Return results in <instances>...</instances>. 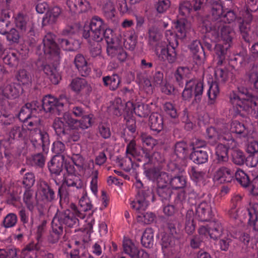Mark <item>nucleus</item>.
<instances>
[{"instance_id":"1","label":"nucleus","mask_w":258,"mask_h":258,"mask_svg":"<svg viewBox=\"0 0 258 258\" xmlns=\"http://www.w3.org/2000/svg\"><path fill=\"white\" fill-rule=\"evenodd\" d=\"M235 18V13L232 11H228L225 14L222 15L221 20L217 22L212 24L209 21L205 20L201 24L200 27L202 32L210 33L212 39L219 42L216 44L215 50L216 55L219 58V62L221 63L224 58V55L232 40L230 35L232 29L228 25H224L221 23H230L234 21Z\"/></svg>"},{"instance_id":"2","label":"nucleus","mask_w":258,"mask_h":258,"mask_svg":"<svg viewBox=\"0 0 258 258\" xmlns=\"http://www.w3.org/2000/svg\"><path fill=\"white\" fill-rule=\"evenodd\" d=\"M108 110L116 116H120L124 112L126 114V117L132 116L133 113L140 117H145L150 111L148 105L143 103H138L134 105L132 102L128 101L125 104L124 107L120 98L115 99L108 107Z\"/></svg>"},{"instance_id":"3","label":"nucleus","mask_w":258,"mask_h":258,"mask_svg":"<svg viewBox=\"0 0 258 258\" xmlns=\"http://www.w3.org/2000/svg\"><path fill=\"white\" fill-rule=\"evenodd\" d=\"M239 95L232 92L230 96L235 113L238 114L242 111L248 113L258 111V97L249 93L247 90H239Z\"/></svg>"},{"instance_id":"4","label":"nucleus","mask_w":258,"mask_h":258,"mask_svg":"<svg viewBox=\"0 0 258 258\" xmlns=\"http://www.w3.org/2000/svg\"><path fill=\"white\" fill-rule=\"evenodd\" d=\"M37 113L33 114L24 121L28 130V136L24 138L27 141H30L34 146L39 140L41 141L43 145H47L49 143L48 135L46 132L42 131L43 126L40 117L37 115Z\"/></svg>"},{"instance_id":"5","label":"nucleus","mask_w":258,"mask_h":258,"mask_svg":"<svg viewBox=\"0 0 258 258\" xmlns=\"http://www.w3.org/2000/svg\"><path fill=\"white\" fill-rule=\"evenodd\" d=\"M165 37L168 45L164 43V44L159 46L158 43V46L155 48V51L160 60L172 63L176 59L175 49L178 45V41L171 30L166 31Z\"/></svg>"},{"instance_id":"6","label":"nucleus","mask_w":258,"mask_h":258,"mask_svg":"<svg viewBox=\"0 0 258 258\" xmlns=\"http://www.w3.org/2000/svg\"><path fill=\"white\" fill-rule=\"evenodd\" d=\"M89 29L85 28L83 32V37L85 38L92 39L99 41L103 37L106 38V35L113 36V31L107 28L105 24L100 18L95 16L91 19L90 23Z\"/></svg>"},{"instance_id":"7","label":"nucleus","mask_w":258,"mask_h":258,"mask_svg":"<svg viewBox=\"0 0 258 258\" xmlns=\"http://www.w3.org/2000/svg\"><path fill=\"white\" fill-rule=\"evenodd\" d=\"M146 175L149 179L156 180L158 186L157 192L162 200H168L171 195V188L167 183V180L169 179V175L166 173L161 172L156 168L147 171Z\"/></svg>"},{"instance_id":"8","label":"nucleus","mask_w":258,"mask_h":258,"mask_svg":"<svg viewBox=\"0 0 258 258\" xmlns=\"http://www.w3.org/2000/svg\"><path fill=\"white\" fill-rule=\"evenodd\" d=\"M220 143L216 147V155L219 162L228 161L229 149L236 147L237 143L231 133L224 132L220 137Z\"/></svg>"},{"instance_id":"9","label":"nucleus","mask_w":258,"mask_h":258,"mask_svg":"<svg viewBox=\"0 0 258 258\" xmlns=\"http://www.w3.org/2000/svg\"><path fill=\"white\" fill-rule=\"evenodd\" d=\"M203 92V83L196 79L189 80L186 83L185 89L182 92V97L184 100L189 101L195 95L193 103H198L201 100V97Z\"/></svg>"},{"instance_id":"10","label":"nucleus","mask_w":258,"mask_h":258,"mask_svg":"<svg viewBox=\"0 0 258 258\" xmlns=\"http://www.w3.org/2000/svg\"><path fill=\"white\" fill-rule=\"evenodd\" d=\"M147 191V194L139 191L135 199L130 203L131 208L139 214H142L147 209L149 200L153 199L152 190L148 189Z\"/></svg>"},{"instance_id":"11","label":"nucleus","mask_w":258,"mask_h":258,"mask_svg":"<svg viewBox=\"0 0 258 258\" xmlns=\"http://www.w3.org/2000/svg\"><path fill=\"white\" fill-rule=\"evenodd\" d=\"M71 159L76 167V170L80 175L89 176L93 172L94 162L92 160H85L84 157L79 154H74Z\"/></svg>"},{"instance_id":"12","label":"nucleus","mask_w":258,"mask_h":258,"mask_svg":"<svg viewBox=\"0 0 258 258\" xmlns=\"http://www.w3.org/2000/svg\"><path fill=\"white\" fill-rule=\"evenodd\" d=\"M222 226L219 223L211 222L207 226H201L199 233L202 240L209 238L216 239L221 235Z\"/></svg>"},{"instance_id":"13","label":"nucleus","mask_w":258,"mask_h":258,"mask_svg":"<svg viewBox=\"0 0 258 258\" xmlns=\"http://www.w3.org/2000/svg\"><path fill=\"white\" fill-rule=\"evenodd\" d=\"M68 103L69 101L65 95H60L58 99L51 95H46L42 100V107L45 111L48 112L55 108L59 109Z\"/></svg>"},{"instance_id":"14","label":"nucleus","mask_w":258,"mask_h":258,"mask_svg":"<svg viewBox=\"0 0 258 258\" xmlns=\"http://www.w3.org/2000/svg\"><path fill=\"white\" fill-rule=\"evenodd\" d=\"M67 173L64 174L63 183L68 186L76 187L77 189L82 188L84 184L81 180L75 174V168L71 165L65 166Z\"/></svg>"},{"instance_id":"15","label":"nucleus","mask_w":258,"mask_h":258,"mask_svg":"<svg viewBox=\"0 0 258 258\" xmlns=\"http://www.w3.org/2000/svg\"><path fill=\"white\" fill-rule=\"evenodd\" d=\"M196 216L201 221L209 220L212 216L211 200L208 199L201 201L196 207Z\"/></svg>"},{"instance_id":"16","label":"nucleus","mask_w":258,"mask_h":258,"mask_svg":"<svg viewBox=\"0 0 258 258\" xmlns=\"http://www.w3.org/2000/svg\"><path fill=\"white\" fill-rule=\"evenodd\" d=\"M54 35L51 33L45 35L43 39V49L44 54L57 58L59 54V48L54 41Z\"/></svg>"},{"instance_id":"17","label":"nucleus","mask_w":258,"mask_h":258,"mask_svg":"<svg viewBox=\"0 0 258 258\" xmlns=\"http://www.w3.org/2000/svg\"><path fill=\"white\" fill-rule=\"evenodd\" d=\"M64 119H67L68 125L72 130L86 129L92 123L91 115L84 116L80 121H78L73 119L69 113H66L64 114Z\"/></svg>"},{"instance_id":"18","label":"nucleus","mask_w":258,"mask_h":258,"mask_svg":"<svg viewBox=\"0 0 258 258\" xmlns=\"http://www.w3.org/2000/svg\"><path fill=\"white\" fill-rule=\"evenodd\" d=\"M22 88L20 85L13 83L0 88V102L6 98L14 99L18 97Z\"/></svg>"},{"instance_id":"19","label":"nucleus","mask_w":258,"mask_h":258,"mask_svg":"<svg viewBox=\"0 0 258 258\" xmlns=\"http://www.w3.org/2000/svg\"><path fill=\"white\" fill-rule=\"evenodd\" d=\"M234 172L227 167L222 166L215 172L213 180L217 183L230 182L233 179Z\"/></svg>"},{"instance_id":"20","label":"nucleus","mask_w":258,"mask_h":258,"mask_svg":"<svg viewBox=\"0 0 258 258\" xmlns=\"http://www.w3.org/2000/svg\"><path fill=\"white\" fill-rule=\"evenodd\" d=\"M228 126L229 132L233 137L235 134L239 138H247L250 134V131L244 124L237 120L232 121L230 125H224Z\"/></svg>"},{"instance_id":"21","label":"nucleus","mask_w":258,"mask_h":258,"mask_svg":"<svg viewBox=\"0 0 258 258\" xmlns=\"http://www.w3.org/2000/svg\"><path fill=\"white\" fill-rule=\"evenodd\" d=\"M176 29V34H173L178 38L182 39L186 37V34L191 30V24L185 18H178L176 22L174 23ZM172 33H173L172 32Z\"/></svg>"},{"instance_id":"22","label":"nucleus","mask_w":258,"mask_h":258,"mask_svg":"<svg viewBox=\"0 0 258 258\" xmlns=\"http://www.w3.org/2000/svg\"><path fill=\"white\" fill-rule=\"evenodd\" d=\"M71 209L73 210L72 212L68 210L65 211L60 216L61 220L63 221L67 226L70 227H73L77 224L78 220L76 217H79L80 214L76 205L72 204Z\"/></svg>"},{"instance_id":"23","label":"nucleus","mask_w":258,"mask_h":258,"mask_svg":"<svg viewBox=\"0 0 258 258\" xmlns=\"http://www.w3.org/2000/svg\"><path fill=\"white\" fill-rule=\"evenodd\" d=\"M224 132L230 133L228 126L223 125L217 130L214 127H210L207 129V137L208 142L211 145H215L217 141H220V137Z\"/></svg>"},{"instance_id":"24","label":"nucleus","mask_w":258,"mask_h":258,"mask_svg":"<svg viewBox=\"0 0 258 258\" xmlns=\"http://www.w3.org/2000/svg\"><path fill=\"white\" fill-rule=\"evenodd\" d=\"M67 5L71 11L79 13L87 12L91 8L87 0H68Z\"/></svg>"},{"instance_id":"25","label":"nucleus","mask_w":258,"mask_h":258,"mask_svg":"<svg viewBox=\"0 0 258 258\" xmlns=\"http://www.w3.org/2000/svg\"><path fill=\"white\" fill-rule=\"evenodd\" d=\"M70 86L72 90L76 93H88L91 91L90 86L83 78H76L73 79Z\"/></svg>"},{"instance_id":"26","label":"nucleus","mask_w":258,"mask_h":258,"mask_svg":"<svg viewBox=\"0 0 258 258\" xmlns=\"http://www.w3.org/2000/svg\"><path fill=\"white\" fill-rule=\"evenodd\" d=\"M61 221L60 217L59 216L54 217L52 220L51 224L52 232L49 239L52 243L57 241L62 233L63 227Z\"/></svg>"},{"instance_id":"27","label":"nucleus","mask_w":258,"mask_h":258,"mask_svg":"<svg viewBox=\"0 0 258 258\" xmlns=\"http://www.w3.org/2000/svg\"><path fill=\"white\" fill-rule=\"evenodd\" d=\"M15 23L20 32L24 33L27 31L31 32L33 30L31 23L29 22L28 18L22 14L19 13L15 17Z\"/></svg>"},{"instance_id":"28","label":"nucleus","mask_w":258,"mask_h":258,"mask_svg":"<svg viewBox=\"0 0 258 258\" xmlns=\"http://www.w3.org/2000/svg\"><path fill=\"white\" fill-rule=\"evenodd\" d=\"M64 157L63 156L56 155L48 163V167L51 173L58 175L62 170Z\"/></svg>"},{"instance_id":"29","label":"nucleus","mask_w":258,"mask_h":258,"mask_svg":"<svg viewBox=\"0 0 258 258\" xmlns=\"http://www.w3.org/2000/svg\"><path fill=\"white\" fill-rule=\"evenodd\" d=\"M223 13V7L220 2H215L211 4L209 19L213 22L211 23L213 24L214 22H216L215 21L221 20Z\"/></svg>"},{"instance_id":"30","label":"nucleus","mask_w":258,"mask_h":258,"mask_svg":"<svg viewBox=\"0 0 258 258\" xmlns=\"http://www.w3.org/2000/svg\"><path fill=\"white\" fill-rule=\"evenodd\" d=\"M249 224L254 230L258 231V204H250L247 208Z\"/></svg>"},{"instance_id":"31","label":"nucleus","mask_w":258,"mask_h":258,"mask_svg":"<svg viewBox=\"0 0 258 258\" xmlns=\"http://www.w3.org/2000/svg\"><path fill=\"white\" fill-rule=\"evenodd\" d=\"M174 245V238L168 235H164L162 238V249L164 255L167 256L173 253Z\"/></svg>"},{"instance_id":"32","label":"nucleus","mask_w":258,"mask_h":258,"mask_svg":"<svg viewBox=\"0 0 258 258\" xmlns=\"http://www.w3.org/2000/svg\"><path fill=\"white\" fill-rule=\"evenodd\" d=\"M105 38L107 43L106 51L108 55L111 57H115L119 51V49H121L118 42L115 41L113 36H111L110 35H106Z\"/></svg>"},{"instance_id":"33","label":"nucleus","mask_w":258,"mask_h":258,"mask_svg":"<svg viewBox=\"0 0 258 258\" xmlns=\"http://www.w3.org/2000/svg\"><path fill=\"white\" fill-rule=\"evenodd\" d=\"M75 64L82 76H85L89 74L90 69L83 55L80 54L77 55L75 58Z\"/></svg>"},{"instance_id":"34","label":"nucleus","mask_w":258,"mask_h":258,"mask_svg":"<svg viewBox=\"0 0 258 258\" xmlns=\"http://www.w3.org/2000/svg\"><path fill=\"white\" fill-rule=\"evenodd\" d=\"M43 70L53 84H57L59 83L61 77L55 67L46 64L43 66Z\"/></svg>"},{"instance_id":"35","label":"nucleus","mask_w":258,"mask_h":258,"mask_svg":"<svg viewBox=\"0 0 258 258\" xmlns=\"http://www.w3.org/2000/svg\"><path fill=\"white\" fill-rule=\"evenodd\" d=\"M190 157L195 163L200 164L205 163L208 161V155L206 151L194 148Z\"/></svg>"},{"instance_id":"36","label":"nucleus","mask_w":258,"mask_h":258,"mask_svg":"<svg viewBox=\"0 0 258 258\" xmlns=\"http://www.w3.org/2000/svg\"><path fill=\"white\" fill-rule=\"evenodd\" d=\"M37 113V110L33 107L31 103H27L22 107L19 114L20 120L23 122L27 120L33 114Z\"/></svg>"},{"instance_id":"37","label":"nucleus","mask_w":258,"mask_h":258,"mask_svg":"<svg viewBox=\"0 0 258 258\" xmlns=\"http://www.w3.org/2000/svg\"><path fill=\"white\" fill-rule=\"evenodd\" d=\"M167 183L170 187L172 189L183 188L186 185L185 177L183 175L177 176L173 178L169 177Z\"/></svg>"},{"instance_id":"38","label":"nucleus","mask_w":258,"mask_h":258,"mask_svg":"<svg viewBox=\"0 0 258 258\" xmlns=\"http://www.w3.org/2000/svg\"><path fill=\"white\" fill-rule=\"evenodd\" d=\"M150 128L152 130L159 132L163 128V120L162 117L157 114H152L149 118Z\"/></svg>"},{"instance_id":"39","label":"nucleus","mask_w":258,"mask_h":258,"mask_svg":"<svg viewBox=\"0 0 258 258\" xmlns=\"http://www.w3.org/2000/svg\"><path fill=\"white\" fill-rule=\"evenodd\" d=\"M246 6V12L244 16V21L247 24L252 19L250 12H255L258 10V0H247Z\"/></svg>"},{"instance_id":"40","label":"nucleus","mask_w":258,"mask_h":258,"mask_svg":"<svg viewBox=\"0 0 258 258\" xmlns=\"http://www.w3.org/2000/svg\"><path fill=\"white\" fill-rule=\"evenodd\" d=\"M67 121V119H64V116L61 118H56L54 119L53 127L57 134H64L66 130L72 129Z\"/></svg>"},{"instance_id":"41","label":"nucleus","mask_w":258,"mask_h":258,"mask_svg":"<svg viewBox=\"0 0 258 258\" xmlns=\"http://www.w3.org/2000/svg\"><path fill=\"white\" fill-rule=\"evenodd\" d=\"M61 12V10L59 7H53L46 14L45 17L43 18L44 22L49 24L54 23L57 21Z\"/></svg>"},{"instance_id":"42","label":"nucleus","mask_w":258,"mask_h":258,"mask_svg":"<svg viewBox=\"0 0 258 258\" xmlns=\"http://www.w3.org/2000/svg\"><path fill=\"white\" fill-rule=\"evenodd\" d=\"M219 93L220 90L219 85L216 82H212L211 84H209V88L207 92V94L209 98V103L210 104H212L215 102Z\"/></svg>"},{"instance_id":"43","label":"nucleus","mask_w":258,"mask_h":258,"mask_svg":"<svg viewBox=\"0 0 258 258\" xmlns=\"http://www.w3.org/2000/svg\"><path fill=\"white\" fill-rule=\"evenodd\" d=\"M103 81L104 85L111 90L116 89L120 83L119 77L117 75L105 77L103 78Z\"/></svg>"},{"instance_id":"44","label":"nucleus","mask_w":258,"mask_h":258,"mask_svg":"<svg viewBox=\"0 0 258 258\" xmlns=\"http://www.w3.org/2000/svg\"><path fill=\"white\" fill-rule=\"evenodd\" d=\"M103 12L104 16L108 20H112L116 14V10L113 3L108 1L103 6Z\"/></svg>"},{"instance_id":"45","label":"nucleus","mask_w":258,"mask_h":258,"mask_svg":"<svg viewBox=\"0 0 258 258\" xmlns=\"http://www.w3.org/2000/svg\"><path fill=\"white\" fill-rule=\"evenodd\" d=\"M59 43L61 48L65 50L74 51L78 48L79 47V42L77 40H73L70 39H61L59 41Z\"/></svg>"},{"instance_id":"46","label":"nucleus","mask_w":258,"mask_h":258,"mask_svg":"<svg viewBox=\"0 0 258 258\" xmlns=\"http://www.w3.org/2000/svg\"><path fill=\"white\" fill-rule=\"evenodd\" d=\"M123 247L125 253L129 255L131 257L134 258L137 255L138 249L131 240L129 239L124 240Z\"/></svg>"},{"instance_id":"47","label":"nucleus","mask_w":258,"mask_h":258,"mask_svg":"<svg viewBox=\"0 0 258 258\" xmlns=\"http://www.w3.org/2000/svg\"><path fill=\"white\" fill-rule=\"evenodd\" d=\"M123 45L128 49H133L136 44V37L131 32H126L123 34Z\"/></svg>"},{"instance_id":"48","label":"nucleus","mask_w":258,"mask_h":258,"mask_svg":"<svg viewBox=\"0 0 258 258\" xmlns=\"http://www.w3.org/2000/svg\"><path fill=\"white\" fill-rule=\"evenodd\" d=\"M142 245L145 247H150L153 243V233L151 229H146L141 238Z\"/></svg>"},{"instance_id":"49","label":"nucleus","mask_w":258,"mask_h":258,"mask_svg":"<svg viewBox=\"0 0 258 258\" xmlns=\"http://www.w3.org/2000/svg\"><path fill=\"white\" fill-rule=\"evenodd\" d=\"M220 237L219 243L220 248L222 250H227L229 247V244L231 241V237L232 236L231 234H228L227 231L222 229L219 237Z\"/></svg>"},{"instance_id":"50","label":"nucleus","mask_w":258,"mask_h":258,"mask_svg":"<svg viewBox=\"0 0 258 258\" xmlns=\"http://www.w3.org/2000/svg\"><path fill=\"white\" fill-rule=\"evenodd\" d=\"M149 42L152 45H156V47L158 46V43H159V46H161V44H164L165 42H162L160 40L161 39V35L159 33L157 32L154 29H150L149 31Z\"/></svg>"},{"instance_id":"51","label":"nucleus","mask_w":258,"mask_h":258,"mask_svg":"<svg viewBox=\"0 0 258 258\" xmlns=\"http://www.w3.org/2000/svg\"><path fill=\"white\" fill-rule=\"evenodd\" d=\"M191 10V5L189 2H184L182 3L179 7V13L178 16V19H186V18L189 16Z\"/></svg>"},{"instance_id":"52","label":"nucleus","mask_w":258,"mask_h":258,"mask_svg":"<svg viewBox=\"0 0 258 258\" xmlns=\"http://www.w3.org/2000/svg\"><path fill=\"white\" fill-rule=\"evenodd\" d=\"M10 16L9 13L7 12H4L3 13L2 17H4V19H0L1 34L5 35L7 34L8 27L10 24V22L8 20L10 18Z\"/></svg>"},{"instance_id":"53","label":"nucleus","mask_w":258,"mask_h":258,"mask_svg":"<svg viewBox=\"0 0 258 258\" xmlns=\"http://www.w3.org/2000/svg\"><path fill=\"white\" fill-rule=\"evenodd\" d=\"M17 53L13 51L9 50L7 52V55L3 58L5 63L10 66H14L18 63Z\"/></svg>"},{"instance_id":"54","label":"nucleus","mask_w":258,"mask_h":258,"mask_svg":"<svg viewBox=\"0 0 258 258\" xmlns=\"http://www.w3.org/2000/svg\"><path fill=\"white\" fill-rule=\"evenodd\" d=\"M236 207L237 206L232 205L229 211V216L234 219L239 218L240 220H241L245 218L246 213L247 212V209H237Z\"/></svg>"},{"instance_id":"55","label":"nucleus","mask_w":258,"mask_h":258,"mask_svg":"<svg viewBox=\"0 0 258 258\" xmlns=\"http://www.w3.org/2000/svg\"><path fill=\"white\" fill-rule=\"evenodd\" d=\"M14 115L5 110L0 111V124L6 126L12 123L14 120Z\"/></svg>"},{"instance_id":"56","label":"nucleus","mask_w":258,"mask_h":258,"mask_svg":"<svg viewBox=\"0 0 258 258\" xmlns=\"http://www.w3.org/2000/svg\"><path fill=\"white\" fill-rule=\"evenodd\" d=\"M236 180L243 187H247L249 183V178L242 170H237L235 173Z\"/></svg>"},{"instance_id":"57","label":"nucleus","mask_w":258,"mask_h":258,"mask_svg":"<svg viewBox=\"0 0 258 258\" xmlns=\"http://www.w3.org/2000/svg\"><path fill=\"white\" fill-rule=\"evenodd\" d=\"M17 222V217L13 213L8 214L4 218L3 225L4 227L9 228L15 226Z\"/></svg>"},{"instance_id":"58","label":"nucleus","mask_w":258,"mask_h":258,"mask_svg":"<svg viewBox=\"0 0 258 258\" xmlns=\"http://www.w3.org/2000/svg\"><path fill=\"white\" fill-rule=\"evenodd\" d=\"M190 74V70L186 67H179L177 69L175 77L176 80L180 82L183 79L189 78Z\"/></svg>"},{"instance_id":"59","label":"nucleus","mask_w":258,"mask_h":258,"mask_svg":"<svg viewBox=\"0 0 258 258\" xmlns=\"http://www.w3.org/2000/svg\"><path fill=\"white\" fill-rule=\"evenodd\" d=\"M233 162L237 165H242L245 161L244 153L240 150H234L232 154Z\"/></svg>"},{"instance_id":"60","label":"nucleus","mask_w":258,"mask_h":258,"mask_svg":"<svg viewBox=\"0 0 258 258\" xmlns=\"http://www.w3.org/2000/svg\"><path fill=\"white\" fill-rule=\"evenodd\" d=\"M187 145L184 142L177 143L175 146V153L180 158H183L186 155Z\"/></svg>"},{"instance_id":"61","label":"nucleus","mask_w":258,"mask_h":258,"mask_svg":"<svg viewBox=\"0 0 258 258\" xmlns=\"http://www.w3.org/2000/svg\"><path fill=\"white\" fill-rule=\"evenodd\" d=\"M214 75L215 79L219 83L225 82L228 78L227 71L220 68L216 69Z\"/></svg>"},{"instance_id":"62","label":"nucleus","mask_w":258,"mask_h":258,"mask_svg":"<svg viewBox=\"0 0 258 258\" xmlns=\"http://www.w3.org/2000/svg\"><path fill=\"white\" fill-rule=\"evenodd\" d=\"M20 33H22L20 32V31L18 32L15 28L11 29L8 33L7 32V40L13 43L18 42L20 38Z\"/></svg>"},{"instance_id":"63","label":"nucleus","mask_w":258,"mask_h":258,"mask_svg":"<svg viewBox=\"0 0 258 258\" xmlns=\"http://www.w3.org/2000/svg\"><path fill=\"white\" fill-rule=\"evenodd\" d=\"M170 6L169 0H158L155 4V8L159 13H163L166 12Z\"/></svg>"},{"instance_id":"64","label":"nucleus","mask_w":258,"mask_h":258,"mask_svg":"<svg viewBox=\"0 0 258 258\" xmlns=\"http://www.w3.org/2000/svg\"><path fill=\"white\" fill-rule=\"evenodd\" d=\"M246 151L249 154H258V141L256 140L248 141L246 144Z\"/></svg>"}]
</instances>
